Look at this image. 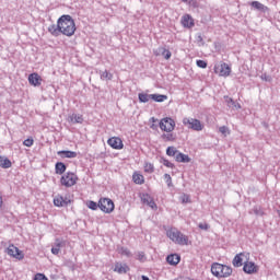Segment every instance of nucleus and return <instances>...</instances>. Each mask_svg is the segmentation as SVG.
Segmentation results:
<instances>
[{
  "label": "nucleus",
  "instance_id": "obj_1",
  "mask_svg": "<svg viewBox=\"0 0 280 280\" xmlns=\"http://www.w3.org/2000/svg\"><path fill=\"white\" fill-rule=\"evenodd\" d=\"M57 21L59 23V30L63 36L71 38V36L75 34V21L71 15H61Z\"/></svg>",
  "mask_w": 280,
  "mask_h": 280
},
{
  "label": "nucleus",
  "instance_id": "obj_2",
  "mask_svg": "<svg viewBox=\"0 0 280 280\" xmlns=\"http://www.w3.org/2000/svg\"><path fill=\"white\" fill-rule=\"evenodd\" d=\"M166 235L172 240V242L178 244L179 246H189V244H191L189 236L183 234L176 228H171L168 231H166Z\"/></svg>",
  "mask_w": 280,
  "mask_h": 280
},
{
  "label": "nucleus",
  "instance_id": "obj_3",
  "mask_svg": "<svg viewBox=\"0 0 280 280\" xmlns=\"http://www.w3.org/2000/svg\"><path fill=\"white\" fill-rule=\"evenodd\" d=\"M211 272L213 277H217L218 279H226L233 275V269L226 265L213 262L211 266Z\"/></svg>",
  "mask_w": 280,
  "mask_h": 280
},
{
  "label": "nucleus",
  "instance_id": "obj_4",
  "mask_svg": "<svg viewBox=\"0 0 280 280\" xmlns=\"http://www.w3.org/2000/svg\"><path fill=\"white\" fill-rule=\"evenodd\" d=\"M79 180L80 178L78 177V174L73 172H67L61 176L60 185L61 187H66L67 189H69L71 187H75Z\"/></svg>",
  "mask_w": 280,
  "mask_h": 280
},
{
  "label": "nucleus",
  "instance_id": "obj_5",
  "mask_svg": "<svg viewBox=\"0 0 280 280\" xmlns=\"http://www.w3.org/2000/svg\"><path fill=\"white\" fill-rule=\"evenodd\" d=\"M183 125L186 126L188 130H195V132H200L205 130V125L202 124V121L196 118L185 117L183 119Z\"/></svg>",
  "mask_w": 280,
  "mask_h": 280
},
{
  "label": "nucleus",
  "instance_id": "obj_6",
  "mask_svg": "<svg viewBox=\"0 0 280 280\" xmlns=\"http://www.w3.org/2000/svg\"><path fill=\"white\" fill-rule=\"evenodd\" d=\"M159 126L162 132H174L176 129V120L172 117H164L160 120Z\"/></svg>",
  "mask_w": 280,
  "mask_h": 280
},
{
  "label": "nucleus",
  "instance_id": "obj_7",
  "mask_svg": "<svg viewBox=\"0 0 280 280\" xmlns=\"http://www.w3.org/2000/svg\"><path fill=\"white\" fill-rule=\"evenodd\" d=\"M98 209L103 213H113L115 211V202L110 198L103 197L98 200Z\"/></svg>",
  "mask_w": 280,
  "mask_h": 280
},
{
  "label": "nucleus",
  "instance_id": "obj_8",
  "mask_svg": "<svg viewBox=\"0 0 280 280\" xmlns=\"http://www.w3.org/2000/svg\"><path fill=\"white\" fill-rule=\"evenodd\" d=\"M248 261H250V253L243 252L234 257L232 264L234 268H242Z\"/></svg>",
  "mask_w": 280,
  "mask_h": 280
},
{
  "label": "nucleus",
  "instance_id": "obj_9",
  "mask_svg": "<svg viewBox=\"0 0 280 280\" xmlns=\"http://www.w3.org/2000/svg\"><path fill=\"white\" fill-rule=\"evenodd\" d=\"M214 73L220 78H229L231 75V66L226 62H221L214 66Z\"/></svg>",
  "mask_w": 280,
  "mask_h": 280
},
{
  "label": "nucleus",
  "instance_id": "obj_10",
  "mask_svg": "<svg viewBox=\"0 0 280 280\" xmlns=\"http://www.w3.org/2000/svg\"><path fill=\"white\" fill-rule=\"evenodd\" d=\"M7 254L14 259H19V261L25 258V254H23V252L13 244L9 245V247L7 248Z\"/></svg>",
  "mask_w": 280,
  "mask_h": 280
},
{
  "label": "nucleus",
  "instance_id": "obj_11",
  "mask_svg": "<svg viewBox=\"0 0 280 280\" xmlns=\"http://www.w3.org/2000/svg\"><path fill=\"white\" fill-rule=\"evenodd\" d=\"M107 144L113 150H124V140L119 137H112L107 140Z\"/></svg>",
  "mask_w": 280,
  "mask_h": 280
},
{
  "label": "nucleus",
  "instance_id": "obj_12",
  "mask_svg": "<svg viewBox=\"0 0 280 280\" xmlns=\"http://www.w3.org/2000/svg\"><path fill=\"white\" fill-rule=\"evenodd\" d=\"M243 272L246 275H255L259 272V267L255 265V262L248 260L244 266H243Z\"/></svg>",
  "mask_w": 280,
  "mask_h": 280
},
{
  "label": "nucleus",
  "instance_id": "obj_13",
  "mask_svg": "<svg viewBox=\"0 0 280 280\" xmlns=\"http://www.w3.org/2000/svg\"><path fill=\"white\" fill-rule=\"evenodd\" d=\"M28 84H31V86H40V84H43V77L36 72L31 73L28 75Z\"/></svg>",
  "mask_w": 280,
  "mask_h": 280
},
{
  "label": "nucleus",
  "instance_id": "obj_14",
  "mask_svg": "<svg viewBox=\"0 0 280 280\" xmlns=\"http://www.w3.org/2000/svg\"><path fill=\"white\" fill-rule=\"evenodd\" d=\"M114 272H117V275H126L127 272H130V267L122 262H116Z\"/></svg>",
  "mask_w": 280,
  "mask_h": 280
},
{
  "label": "nucleus",
  "instance_id": "obj_15",
  "mask_svg": "<svg viewBox=\"0 0 280 280\" xmlns=\"http://www.w3.org/2000/svg\"><path fill=\"white\" fill-rule=\"evenodd\" d=\"M182 25H183V27L191 28L196 24L194 22V18H191V15L185 14L182 16Z\"/></svg>",
  "mask_w": 280,
  "mask_h": 280
},
{
  "label": "nucleus",
  "instance_id": "obj_16",
  "mask_svg": "<svg viewBox=\"0 0 280 280\" xmlns=\"http://www.w3.org/2000/svg\"><path fill=\"white\" fill-rule=\"evenodd\" d=\"M69 202H71V200L65 199V197H62L61 195H57L54 198L55 207H67V205H69Z\"/></svg>",
  "mask_w": 280,
  "mask_h": 280
},
{
  "label": "nucleus",
  "instance_id": "obj_17",
  "mask_svg": "<svg viewBox=\"0 0 280 280\" xmlns=\"http://www.w3.org/2000/svg\"><path fill=\"white\" fill-rule=\"evenodd\" d=\"M166 261L170 266H178L180 264V256L178 254H171L166 257Z\"/></svg>",
  "mask_w": 280,
  "mask_h": 280
},
{
  "label": "nucleus",
  "instance_id": "obj_18",
  "mask_svg": "<svg viewBox=\"0 0 280 280\" xmlns=\"http://www.w3.org/2000/svg\"><path fill=\"white\" fill-rule=\"evenodd\" d=\"M70 124H83L84 117L82 114H72L68 117Z\"/></svg>",
  "mask_w": 280,
  "mask_h": 280
},
{
  "label": "nucleus",
  "instance_id": "obj_19",
  "mask_svg": "<svg viewBox=\"0 0 280 280\" xmlns=\"http://www.w3.org/2000/svg\"><path fill=\"white\" fill-rule=\"evenodd\" d=\"M57 154L61 159H75L78 156L75 151H58Z\"/></svg>",
  "mask_w": 280,
  "mask_h": 280
},
{
  "label": "nucleus",
  "instance_id": "obj_20",
  "mask_svg": "<svg viewBox=\"0 0 280 280\" xmlns=\"http://www.w3.org/2000/svg\"><path fill=\"white\" fill-rule=\"evenodd\" d=\"M55 172L59 176H62L67 172V165H65L62 162H57L55 165Z\"/></svg>",
  "mask_w": 280,
  "mask_h": 280
},
{
  "label": "nucleus",
  "instance_id": "obj_21",
  "mask_svg": "<svg viewBox=\"0 0 280 280\" xmlns=\"http://www.w3.org/2000/svg\"><path fill=\"white\" fill-rule=\"evenodd\" d=\"M48 32L49 34H51V36H60V34H62L60 32V26H59V23L57 21V25L56 24H52L48 27Z\"/></svg>",
  "mask_w": 280,
  "mask_h": 280
},
{
  "label": "nucleus",
  "instance_id": "obj_22",
  "mask_svg": "<svg viewBox=\"0 0 280 280\" xmlns=\"http://www.w3.org/2000/svg\"><path fill=\"white\" fill-rule=\"evenodd\" d=\"M132 180L136 185H143L145 183V177L141 175L139 172H135L132 175Z\"/></svg>",
  "mask_w": 280,
  "mask_h": 280
},
{
  "label": "nucleus",
  "instance_id": "obj_23",
  "mask_svg": "<svg viewBox=\"0 0 280 280\" xmlns=\"http://www.w3.org/2000/svg\"><path fill=\"white\" fill-rule=\"evenodd\" d=\"M0 167L3 170H10V167H12V162L10 159L0 155Z\"/></svg>",
  "mask_w": 280,
  "mask_h": 280
},
{
  "label": "nucleus",
  "instance_id": "obj_24",
  "mask_svg": "<svg viewBox=\"0 0 280 280\" xmlns=\"http://www.w3.org/2000/svg\"><path fill=\"white\" fill-rule=\"evenodd\" d=\"M252 8H255V10H260L261 12H268V7L261 4L259 1H253L250 3Z\"/></svg>",
  "mask_w": 280,
  "mask_h": 280
},
{
  "label": "nucleus",
  "instance_id": "obj_25",
  "mask_svg": "<svg viewBox=\"0 0 280 280\" xmlns=\"http://www.w3.org/2000/svg\"><path fill=\"white\" fill-rule=\"evenodd\" d=\"M176 161L177 163H189L191 159L189 158V155H186L184 153H177Z\"/></svg>",
  "mask_w": 280,
  "mask_h": 280
},
{
  "label": "nucleus",
  "instance_id": "obj_26",
  "mask_svg": "<svg viewBox=\"0 0 280 280\" xmlns=\"http://www.w3.org/2000/svg\"><path fill=\"white\" fill-rule=\"evenodd\" d=\"M162 139L163 141H176V135H174L172 131L171 132H166V133H163L162 136Z\"/></svg>",
  "mask_w": 280,
  "mask_h": 280
},
{
  "label": "nucleus",
  "instance_id": "obj_27",
  "mask_svg": "<svg viewBox=\"0 0 280 280\" xmlns=\"http://www.w3.org/2000/svg\"><path fill=\"white\" fill-rule=\"evenodd\" d=\"M138 97H139V102H142L143 104H145L150 102V100H152V94L140 93Z\"/></svg>",
  "mask_w": 280,
  "mask_h": 280
},
{
  "label": "nucleus",
  "instance_id": "obj_28",
  "mask_svg": "<svg viewBox=\"0 0 280 280\" xmlns=\"http://www.w3.org/2000/svg\"><path fill=\"white\" fill-rule=\"evenodd\" d=\"M151 100H153V102H165V100H167V95L151 94Z\"/></svg>",
  "mask_w": 280,
  "mask_h": 280
},
{
  "label": "nucleus",
  "instance_id": "obj_29",
  "mask_svg": "<svg viewBox=\"0 0 280 280\" xmlns=\"http://www.w3.org/2000/svg\"><path fill=\"white\" fill-rule=\"evenodd\" d=\"M144 172L147 174H154V164H152L150 162H145L144 163Z\"/></svg>",
  "mask_w": 280,
  "mask_h": 280
},
{
  "label": "nucleus",
  "instance_id": "obj_30",
  "mask_svg": "<svg viewBox=\"0 0 280 280\" xmlns=\"http://www.w3.org/2000/svg\"><path fill=\"white\" fill-rule=\"evenodd\" d=\"M118 253L119 255H122L125 257H130L132 254L130 253V249L126 248V247H120L118 248Z\"/></svg>",
  "mask_w": 280,
  "mask_h": 280
},
{
  "label": "nucleus",
  "instance_id": "obj_31",
  "mask_svg": "<svg viewBox=\"0 0 280 280\" xmlns=\"http://www.w3.org/2000/svg\"><path fill=\"white\" fill-rule=\"evenodd\" d=\"M101 80H113V73L108 72L107 70L101 73Z\"/></svg>",
  "mask_w": 280,
  "mask_h": 280
},
{
  "label": "nucleus",
  "instance_id": "obj_32",
  "mask_svg": "<svg viewBox=\"0 0 280 280\" xmlns=\"http://www.w3.org/2000/svg\"><path fill=\"white\" fill-rule=\"evenodd\" d=\"M86 207H89L92 211H97V207H100V203L95 201H88Z\"/></svg>",
  "mask_w": 280,
  "mask_h": 280
},
{
  "label": "nucleus",
  "instance_id": "obj_33",
  "mask_svg": "<svg viewBox=\"0 0 280 280\" xmlns=\"http://www.w3.org/2000/svg\"><path fill=\"white\" fill-rule=\"evenodd\" d=\"M176 152H178V151H177L176 148H174V147H168V148L166 149V154H167V156H176Z\"/></svg>",
  "mask_w": 280,
  "mask_h": 280
},
{
  "label": "nucleus",
  "instance_id": "obj_34",
  "mask_svg": "<svg viewBox=\"0 0 280 280\" xmlns=\"http://www.w3.org/2000/svg\"><path fill=\"white\" fill-rule=\"evenodd\" d=\"M219 132H221V135H223V137H226V135H231V131L229 130V127H226V126L220 127Z\"/></svg>",
  "mask_w": 280,
  "mask_h": 280
},
{
  "label": "nucleus",
  "instance_id": "obj_35",
  "mask_svg": "<svg viewBox=\"0 0 280 280\" xmlns=\"http://www.w3.org/2000/svg\"><path fill=\"white\" fill-rule=\"evenodd\" d=\"M23 145H25V148H32V145H34V139L27 138L26 140L23 141Z\"/></svg>",
  "mask_w": 280,
  "mask_h": 280
},
{
  "label": "nucleus",
  "instance_id": "obj_36",
  "mask_svg": "<svg viewBox=\"0 0 280 280\" xmlns=\"http://www.w3.org/2000/svg\"><path fill=\"white\" fill-rule=\"evenodd\" d=\"M151 200L153 199L150 195L147 194L142 196V202H144V205H149Z\"/></svg>",
  "mask_w": 280,
  "mask_h": 280
},
{
  "label": "nucleus",
  "instance_id": "obj_37",
  "mask_svg": "<svg viewBox=\"0 0 280 280\" xmlns=\"http://www.w3.org/2000/svg\"><path fill=\"white\" fill-rule=\"evenodd\" d=\"M197 67H199L200 69H207V61L205 60H197Z\"/></svg>",
  "mask_w": 280,
  "mask_h": 280
},
{
  "label": "nucleus",
  "instance_id": "obj_38",
  "mask_svg": "<svg viewBox=\"0 0 280 280\" xmlns=\"http://www.w3.org/2000/svg\"><path fill=\"white\" fill-rule=\"evenodd\" d=\"M163 56H164L165 60H170L172 58V52L170 50L165 49L163 51Z\"/></svg>",
  "mask_w": 280,
  "mask_h": 280
},
{
  "label": "nucleus",
  "instance_id": "obj_39",
  "mask_svg": "<svg viewBox=\"0 0 280 280\" xmlns=\"http://www.w3.org/2000/svg\"><path fill=\"white\" fill-rule=\"evenodd\" d=\"M164 178L166 180L167 186L172 187V176H170V174H165Z\"/></svg>",
  "mask_w": 280,
  "mask_h": 280
},
{
  "label": "nucleus",
  "instance_id": "obj_40",
  "mask_svg": "<svg viewBox=\"0 0 280 280\" xmlns=\"http://www.w3.org/2000/svg\"><path fill=\"white\" fill-rule=\"evenodd\" d=\"M34 280H49L43 273H36Z\"/></svg>",
  "mask_w": 280,
  "mask_h": 280
},
{
  "label": "nucleus",
  "instance_id": "obj_41",
  "mask_svg": "<svg viewBox=\"0 0 280 280\" xmlns=\"http://www.w3.org/2000/svg\"><path fill=\"white\" fill-rule=\"evenodd\" d=\"M137 259L139 261H145V254L143 252L139 253Z\"/></svg>",
  "mask_w": 280,
  "mask_h": 280
},
{
  "label": "nucleus",
  "instance_id": "obj_42",
  "mask_svg": "<svg viewBox=\"0 0 280 280\" xmlns=\"http://www.w3.org/2000/svg\"><path fill=\"white\" fill-rule=\"evenodd\" d=\"M163 165H165V167H170L171 170L174 167V164L172 162H170L168 160H164Z\"/></svg>",
  "mask_w": 280,
  "mask_h": 280
},
{
  "label": "nucleus",
  "instance_id": "obj_43",
  "mask_svg": "<svg viewBox=\"0 0 280 280\" xmlns=\"http://www.w3.org/2000/svg\"><path fill=\"white\" fill-rule=\"evenodd\" d=\"M199 229H201L202 231H208V230H209V224H207V223H200V224H199Z\"/></svg>",
  "mask_w": 280,
  "mask_h": 280
},
{
  "label": "nucleus",
  "instance_id": "obj_44",
  "mask_svg": "<svg viewBox=\"0 0 280 280\" xmlns=\"http://www.w3.org/2000/svg\"><path fill=\"white\" fill-rule=\"evenodd\" d=\"M151 209H156V202H154V199H151L149 203H147Z\"/></svg>",
  "mask_w": 280,
  "mask_h": 280
},
{
  "label": "nucleus",
  "instance_id": "obj_45",
  "mask_svg": "<svg viewBox=\"0 0 280 280\" xmlns=\"http://www.w3.org/2000/svg\"><path fill=\"white\" fill-rule=\"evenodd\" d=\"M51 253H52V255H59V254H60V248H58V247H52V248H51Z\"/></svg>",
  "mask_w": 280,
  "mask_h": 280
},
{
  "label": "nucleus",
  "instance_id": "obj_46",
  "mask_svg": "<svg viewBox=\"0 0 280 280\" xmlns=\"http://www.w3.org/2000/svg\"><path fill=\"white\" fill-rule=\"evenodd\" d=\"M182 202H189V196L183 195L182 196Z\"/></svg>",
  "mask_w": 280,
  "mask_h": 280
},
{
  "label": "nucleus",
  "instance_id": "obj_47",
  "mask_svg": "<svg viewBox=\"0 0 280 280\" xmlns=\"http://www.w3.org/2000/svg\"><path fill=\"white\" fill-rule=\"evenodd\" d=\"M3 207V195L0 191V209Z\"/></svg>",
  "mask_w": 280,
  "mask_h": 280
},
{
  "label": "nucleus",
  "instance_id": "obj_48",
  "mask_svg": "<svg viewBox=\"0 0 280 280\" xmlns=\"http://www.w3.org/2000/svg\"><path fill=\"white\" fill-rule=\"evenodd\" d=\"M61 246H62V242L58 241V242L56 243V248H59V250H60Z\"/></svg>",
  "mask_w": 280,
  "mask_h": 280
},
{
  "label": "nucleus",
  "instance_id": "obj_49",
  "mask_svg": "<svg viewBox=\"0 0 280 280\" xmlns=\"http://www.w3.org/2000/svg\"><path fill=\"white\" fill-rule=\"evenodd\" d=\"M142 280H150L147 276H142Z\"/></svg>",
  "mask_w": 280,
  "mask_h": 280
}]
</instances>
